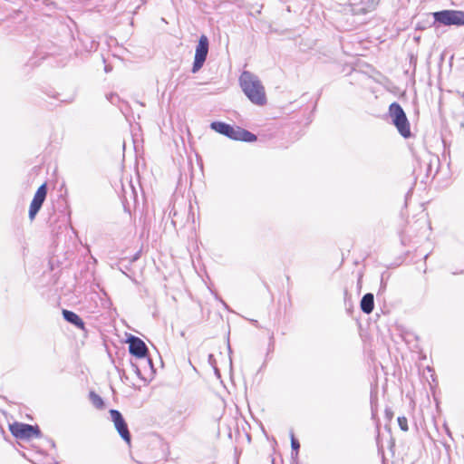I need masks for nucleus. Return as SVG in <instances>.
Instances as JSON below:
<instances>
[{"mask_svg":"<svg viewBox=\"0 0 464 464\" xmlns=\"http://www.w3.org/2000/svg\"><path fill=\"white\" fill-rule=\"evenodd\" d=\"M63 318L69 324L74 325L76 328L80 330H85V323L82 318L74 313L73 311L63 309L62 311Z\"/></svg>","mask_w":464,"mask_h":464,"instance_id":"9b49d317","label":"nucleus"},{"mask_svg":"<svg viewBox=\"0 0 464 464\" xmlns=\"http://www.w3.org/2000/svg\"><path fill=\"white\" fill-rule=\"evenodd\" d=\"M47 192L48 188L46 183L42 184L35 191L28 211V218L31 221L34 220L36 215L42 208L43 204L46 199Z\"/></svg>","mask_w":464,"mask_h":464,"instance_id":"1a4fd4ad","label":"nucleus"},{"mask_svg":"<svg viewBox=\"0 0 464 464\" xmlns=\"http://www.w3.org/2000/svg\"><path fill=\"white\" fill-rule=\"evenodd\" d=\"M169 216L171 217V224L172 226L176 228L177 227V225H178V216H179V212L178 210L176 209V207L175 205L173 206V208H171L170 212H169Z\"/></svg>","mask_w":464,"mask_h":464,"instance_id":"f3484780","label":"nucleus"},{"mask_svg":"<svg viewBox=\"0 0 464 464\" xmlns=\"http://www.w3.org/2000/svg\"><path fill=\"white\" fill-rule=\"evenodd\" d=\"M418 168L414 169V173L419 171L420 175L422 170L425 171L424 179L420 180L421 183H427L428 179H433L438 173L440 166V159L436 155L427 154L425 157L418 160Z\"/></svg>","mask_w":464,"mask_h":464,"instance_id":"423d86ee","label":"nucleus"},{"mask_svg":"<svg viewBox=\"0 0 464 464\" xmlns=\"http://www.w3.org/2000/svg\"><path fill=\"white\" fill-rule=\"evenodd\" d=\"M409 58H410V64L413 67V74H414L415 71H416V66H417V56L413 53H410Z\"/></svg>","mask_w":464,"mask_h":464,"instance_id":"aec40b11","label":"nucleus"},{"mask_svg":"<svg viewBox=\"0 0 464 464\" xmlns=\"http://www.w3.org/2000/svg\"><path fill=\"white\" fill-rule=\"evenodd\" d=\"M273 349H274V343H273V341H271L270 343H269L268 353L270 351H272Z\"/></svg>","mask_w":464,"mask_h":464,"instance_id":"7c9ffc66","label":"nucleus"},{"mask_svg":"<svg viewBox=\"0 0 464 464\" xmlns=\"http://www.w3.org/2000/svg\"><path fill=\"white\" fill-rule=\"evenodd\" d=\"M433 17L432 25L444 26H464V11L443 9L431 13Z\"/></svg>","mask_w":464,"mask_h":464,"instance_id":"20e7f679","label":"nucleus"},{"mask_svg":"<svg viewBox=\"0 0 464 464\" xmlns=\"http://www.w3.org/2000/svg\"><path fill=\"white\" fill-rule=\"evenodd\" d=\"M431 26H433L432 23L430 24L429 22H418L416 24L415 29L419 30V31H423V30L427 29L428 27H431Z\"/></svg>","mask_w":464,"mask_h":464,"instance_id":"6ab92c4d","label":"nucleus"},{"mask_svg":"<svg viewBox=\"0 0 464 464\" xmlns=\"http://www.w3.org/2000/svg\"><path fill=\"white\" fill-rule=\"evenodd\" d=\"M290 440H291V464H298L300 442L295 438L293 431L290 432Z\"/></svg>","mask_w":464,"mask_h":464,"instance_id":"ddd939ff","label":"nucleus"},{"mask_svg":"<svg viewBox=\"0 0 464 464\" xmlns=\"http://www.w3.org/2000/svg\"><path fill=\"white\" fill-rule=\"evenodd\" d=\"M11 434L19 440H30L32 438H41L43 433L38 425H31L24 422L14 421L9 424Z\"/></svg>","mask_w":464,"mask_h":464,"instance_id":"39448f33","label":"nucleus"},{"mask_svg":"<svg viewBox=\"0 0 464 464\" xmlns=\"http://www.w3.org/2000/svg\"><path fill=\"white\" fill-rule=\"evenodd\" d=\"M140 255H141V250H139L133 256H131V257L127 258V261L130 262V264H133L134 262H136L137 260L140 259Z\"/></svg>","mask_w":464,"mask_h":464,"instance_id":"4be33fe9","label":"nucleus"},{"mask_svg":"<svg viewBox=\"0 0 464 464\" xmlns=\"http://www.w3.org/2000/svg\"><path fill=\"white\" fill-rule=\"evenodd\" d=\"M106 97L111 103H115L117 101L120 100L119 95L113 92L108 94Z\"/></svg>","mask_w":464,"mask_h":464,"instance_id":"412c9836","label":"nucleus"},{"mask_svg":"<svg viewBox=\"0 0 464 464\" xmlns=\"http://www.w3.org/2000/svg\"><path fill=\"white\" fill-rule=\"evenodd\" d=\"M72 101H73V99L72 98V99H70V100H66V101H64V102H72Z\"/></svg>","mask_w":464,"mask_h":464,"instance_id":"c9c22d12","label":"nucleus"},{"mask_svg":"<svg viewBox=\"0 0 464 464\" xmlns=\"http://www.w3.org/2000/svg\"><path fill=\"white\" fill-rule=\"evenodd\" d=\"M386 286H387V283L384 279V274H382L381 276L380 288L377 293V297H379L382 293H384V291L386 290Z\"/></svg>","mask_w":464,"mask_h":464,"instance_id":"a211bd4d","label":"nucleus"},{"mask_svg":"<svg viewBox=\"0 0 464 464\" xmlns=\"http://www.w3.org/2000/svg\"><path fill=\"white\" fill-rule=\"evenodd\" d=\"M227 348H228V352H229V353H231L232 350H231V347H230L229 342L227 343Z\"/></svg>","mask_w":464,"mask_h":464,"instance_id":"72a5a7b5","label":"nucleus"},{"mask_svg":"<svg viewBox=\"0 0 464 464\" xmlns=\"http://www.w3.org/2000/svg\"><path fill=\"white\" fill-rule=\"evenodd\" d=\"M238 82L242 92L253 104L257 106L266 104L265 87L257 75L249 71H244L239 76Z\"/></svg>","mask_w":464,"mask_h":464,"instance_id":"f257e3e1","label":"nucleus"},{"mask_svg":"<svg viewBox=\"0 0 464 464\" xmlns=\"http://www.w3.org/2000/svg\"><path fill=\"white\" fill-rule=\"evenodd\" d=\"M361 310L366 314H370L374 309V295L372 293H366L361 299L360 302Z\"/></svg>","mask_w":464,"mask_h":464,"instance_id":"f8f14e48","label":"nucleus"},{"mask_svg":"<svg viewBox=\"0 0 464 464\" xmlns=\"http://www.w3.org/2000/svg\"><path fill=\"white\" fill-rule=\"evenodd\" d=\"M397 421H398V425L401 430L407 431L409 430L408 420L405 416H399L397 419Z\"/></svg>","mask_w":464,"mask_h":464,"instance_id":"dca6fc26","label":"nucleus"},{"mask_svg":"<svg viewBox=\"0 0 464 464\" xmlns=\"http://www.w3.org/2000/svg\"><path fill=\"white\" fill-rule=\"evenodd\" d=\"M251 323H252V324H253V325H255L256 327H258V322H257L256 320L252 319V320H251Z\"/></svg>","mask_w":464,"mask_h":464,"instance_id":"2f4dec72","label":"nucleus"},{"mask_svg":"<svg viewBox=\"0 0 464 464\" xmlns=\"http://www.w3.org/2000/svg\"><path fill=\"white\" fill-rule=\"evenodd\" d=\"M379 1H380V0H372V3H373V2L378 3Z\"/></svg>","mask_w":464,"mask_h":464,"instance_id":"e433bc0d","label":"nucleus"},{"mask_svg":"<svg viewBox=\"0 0 464 464\" xmlns=\"http://www.w3.org/2000/svg\"><path fill=\"white\" fill-rule=\"evenodd\" d=\"M388 114L400 135L404 139L411 138V124L401 105L397 102H392L388 109Z\"/></svg>","mask_w":464,"mask_h":464,"instance_id":"7ed1b4c3","label":"nucleus"},{"mask_svg":"<svg viewBox=\"0 0 464 464\" xmlns=\"http://www.w3.org/2000/svg\"><path fill=\"white\" fill-rule=\"evenodd\" d=\"M132 264L127 261V258H122L119 262V269L121 272H122L124 275L127 276L126 271H130L131 269Z\"/></svg>","mask_w":464,"mask_h":464,"instance_id":"2eb2a0df","label":"nucleus"},{"mask_svg":"<svg viewBox=\"0 0 464 464\" xmlns=\"http://www.w3.org/2000/svg\"><path fill=\"white\" fill-rule=\"evenodd\" d=\"M385 417L388 420H391L393 418V411L390 408H386L384 411Z\"/></svg>","mask_w":464,"mask_h":464,"instance_id":"b1692460","label":"nucleus"},{"mask_svg":"<svg viewBox=\"0 0 464 464\" xmlns=\"http://www.w3.org/2000/svg\"><path fill=\"white\" fill-rule=\"evenodd\" d=\"M129 344V353L137 359L147 358L148 347L146 343L138 336L130 334L127 338Z\"/></svg>","mask_w":464,"mask_h":464,"instance_id":"9d476101","label":"nucleus"},{"mask_svg":"<svg viewBox=\"0 0 464 464\" xmlns=\"http://www.w3.org/2000/svg\"><path fill=\"white\" fill-rule=\"evenodd\" d=\"M209 127L215 132L232 140L252 143L257 140L256 135L251 131L243 129L240 126L232 125L225 121H214L210 123Z\"/></svg>","mask_w":464,"mask_h":464,"instance_id":"f03ea898","label":"nucleus"},{"mask_svg":"<svg viewBox=\"0 0 464 464\" xmlns=\"http://www.w3.org/2000/svg\"><path fill=\"white\" fill-rule=\"evenodd\" d=\"M213 369H214V372H215V375H216L218 378H220V377H221V374H220V372H219V369L218 368V366H215Z\"/></svg>","mask_w":464,"mask_h":464,"instance_id":"c85d7f7f","label":"nucleus"},{"mask_svg":"<svg viewBox=\"0 0 464 464\" xmlns=\"http://www.w3.org/2000/svg\"><path fill=\"white\" fill-rule=\"evenodd\" d=\"M145 359H146V363L150 366L151 371L155 372V369H154V366H153L151 359L148 355H147V358H145Z\"/></svg>","mask_w":464,"mask_h":464,"instance_id":"bb28decb","label":"nucleus"},{"mask_svg":"<svg viewBox=\"0 0 464 464\" xmlns=\"http://www.w3.org/2000/svg\"><path fill=\"white\" fill-rule=\"evenodd\" d=\"M194 221V213L192 212V206L191 204L188 205V220L190 218Z\"/></svg>","mask_w":464,"mask_h":464,"instance_id":"a878e982","label":"nucleus"},{"mask_svg":"<svg viewBox=\"0 0 464 464\" xmlns=\"http://www.w3.org/2000/svg\"><path fill=\"white\" fill-rule=\"evenodd\" d=\"M109 412L111 421L113 422L119 435L127 444L130 445L131 441V435L123 415L120 411L115 409H111Z\"/></svg>","mask_w":464,"mask_h":464,"instance_id":"6e6552de","label":"nucleus"},{"mask_svg":"<svg viewBox=\"0 0 464 464\" xmlns=\"http://www.w3.org/2000/svg\"><path fill=\"white\" fill-rule=\"evenodd\" d=\"M209 51V40L206 34H201L198 38L195 49L194 61L191 67V72L197 73L204 66Z\"/></svg>","mask_w":464,"mask_h":464,"instance_id":"0eeeda50","label":"nucleus"},{"mask_svg":"<svg viewBox=\"0 0 464 464\" xmlns=\"http://www.w3.org/2000/svg\"><path fill=\"white\" fill-rule=\"evenodd\" d=\"M208 363L214 368L215 366H217V360L214 356V354L212 353H209L208 356Z\"/></svg>","mask_w":464,"mask_h":464,"instance_id":"5701e85b","label":"nucleus"},{"mask_svg":"<svg viewBox=\"0 0 464 464\" xmlns=\"http://www.w3.org/2000/svg\"><path fill=\"white\" fill-rule=\"evenodd\" d=\"M47 442L50 444L52 448H55V442L53 439H47Z\"/></svg>","mask_w":464,"mask_h":464,"instance_id":"c756f323","label":"nucleus"},{"mask_svg":"<svg viewBox=\"0 0 464 464\" xmlns=\"http://www.w3.org/2000/svg\"><path fill=\"white\" fill-rule=\"evenodd\" d=\"M420 36H415V37H414V41H416V42H419V41H420Z\"/></svg>","mask_w":464,"mask_h":464,"instance_id":"f704fd0d","label":"nucleus"},{"mask_svg":"<svg viewBox=\"0 0 464 464\" xmlns=\"http://www.w3.org/2000/svg\"><path fill=\"white\" fill-rule=\"evenodd\" d=\"M131 367L133 368V370H134V372H135L136 375H137L139 378L142 379L141 371H140V369L139 368V366H138L137 364H135V363H132V362H131Z\"/></svg>","mask_w":464,"mask_h":464,"instance_id":"393cba45","label":"nucleus"},{"mask_svg":"<svg viewBox=\"0 0 464 464\" xmlns=\"http://www.w3.org/2000/svg\"><path fill=\"white\" fill-rule=\"evenodd\" d=\"M104 70H105L106 72H109L111 70V68L107 66V65H105Z\"/></svg>","mask_w":464,"mask_h":464,"instance_id":"473e14b6","label":"nucleus"},{"mask_svg":"<svg viewBox=\"0 0 464 464\" xmlns=\"http://www.w3.org/2000/svg\"><path fill=\"white\" fill-rule=\"evenodd\" d=\"M443 426H444V429H445V431H446L447 435L452 439V433H451L450 428L448 427V425L446 423H444Z\"/></svg>","mask_w":464,"mask_h":464,"instance_id":"cd10ccee","label":"nucleus"},{"mask_svg":"<svg viewBox=\"0 0 464 464\" xmlns=\"http://www.w3.org/2000/svg\"><path fill=\"white\" fill-rule=\"evenodd\" d=\"M89 399L96 409L103 410L105 408V402L103 399L94 391H91L89 392Z\"/></svg>","mask_w":464,"mask_h":464,"instance_id":"4468645a","label":"nucleus"}]
</instances>
